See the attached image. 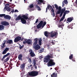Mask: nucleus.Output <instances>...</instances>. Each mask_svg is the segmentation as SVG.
Returning <instances> with one entry per match:
<instances>
[{
  "instance_id": "nucleus-42",
  "label": "nucleus",
  "mask_w": 77,
  "mask_h": 77,
  "mask_svg": "<svg viewBox=\"0 0 77 77\" xmlns=\"http://www.w3.org/2000/svg\"><path fill=\"white\" fill-rule=\"evenodd\" d=\"M24 48V45H23L22 46H21V45H20V46H19L20 49L21 50V49H22V48Z\"/></svg>"
},
{
  "instance_id": "nucleus-27",
  "label": "nucleus",
  "mask_w": 77,
  "mask_h": 77,
  "mask_svg": "<svg viewBox=\"0 0 77 77\" xmlns=\"http://www.w3.org/2000/svg\"><path fill=\"white\" fill-rule=\"evenodd\" d=\"M22 17H23L25 20H27V19H28V17L26 15V16L24 15H23L22 16Z\"/></svg>"
},
{
  "instance_id": "nucleus-34",
  "label": "nucleus",
  "mask_w": 77,
  "mask_h": 77,
  "mask_svg": "<svg viewBox=\"0 0 77 77\" xmlns=\"http://www.w3.org/2000/svg\"><path fill=\"white\" fill-rule=\"evenodd\" d=\"M51 11L53 13V17H54V16H55V13H54V10L53 8H52V9L51 10Z\"/></svg>"
},
{
  "instance_id": "nucleus-24",
  "label": "nucleus",
  "mask_w": 77,
  "mask_h": 77,
  "mask_svg": "<svg viewBox=\"0 0 77 77\" xmlns=\"http://www.w3.org/2000/svg\"><path fill=\"white\" fill-rule=\"evenodd\" d=\"M43 0H38L37 2H38V5H42V3H43Z\"/></svg>"
},
{
  "instance_id": "nucleus-1",
  "label": "nucleus",
  "mask_w": 77,
  "mask_h": 77,
  "mask_svg": "<svg viewBox=\"0 0 77 77\" xmlns=\"http://www.w3.org/2000/svg\"><path fill=\"white\" fill-rule=\"evenodd\" d=\"M53 54H51V56L50 55H47L44 58V62L45 63L48 62L47 63L48 66H52L55 65V63L54 62V60L50 59V58H53Z\"/></svg>"
},
{
  "instance_id": "nucleus-19",
  "label": "nucleus",
  "mask_w": 77,
  "mask_h": 77,
  "mask_svg": "<svg viewBox=\"0 0 77 77\" xmlns=\"http://www.w3.org/2000/svg\"><path fill=\"white\" fill-rule=\"evenodd\" d=\"M32 40L30 39H29L26 41V44L30 45L32 44Z\"/></svg>"
},
{
  "instance_id": "nucleus-39",
  "label": "nucleus",
  "mask_w": 77,
  "mask_h": 77,
  "mask_svg": "<svg viewBox=\"0 0 77 77\" xmlns=\"http://www.w3.org/2000/svg\"><path fill=\"white\" fill-rule=\"evenodd\" d=\"M65 18L63 17H62L61 19H60V21H59V22L60 23H61V21H63V20H64V18Z\"/></svg>"
},
{
  "instance_id": "nucleus-9",
  "label": "nucleus",
  "mask_w": 77,
  "mask_h": 77,
  "mask_svg": "<svg viewBox=\"0 0 77 77\" xmlns=\"http://www.w3.org/2000/svg\"><path fill=\"white\" fill-rule=\"evenodd\" d=\"M4 42L2 43V44L0 45L1 49H3L5 47H6V41L5 40H4Z\"/></svg>"
},
{
  "instance_id": "nucleus-10",
  "label": "nucleus",
  "mask_w": 77,
  "mask_h": 77,
  "mask_svg": "<svg viewBox=\"0 0 77 77\" xmlns=\"http://www.w3.org/2000/svg\"><path fill=\"white\" fill-rule=\"evenodd\" d=\"M9 50V48H6L2 52V54H6V53H7V52Z\"/></svg>"
},
{
  "instance_id": "nucleus-7",
  "label": "nucleus",
  "mask_w": 77,
  "mask_h": 77,
  "mask_svg": "<svg viewBox=\"0 0 77 77\" xmlns=\"http://www.w3.org/2000/svg\"><path fill=\"white\" fill-rule=\"evenodd\" d=\"M29 54L31 57H33L35 56V54L34 53V51L32 49H30L29 50Z\"/></svg>"
},
{
  "instance_id": "nucleus-58",
  "label": "nucleus",
  "mask_w": 77,
  "mask_h": 77,
  "mask_svg": "<svg viewBox=\"0 0 77 77\" xmlns=\"http://www.w3.org/2000/svg\"><path fill=\"white\" fill-rule=\"evenodd\" d=\"M11 12L14 13V9H13L11 11Z\"/></svg>"
},
{
  "instance_id": "nucleus-4",
  "label": "nucleus",
  "mask_w": 77,
  "mask_h": 77,
  "mask_svg": "<svg viewBox=\"0 0 77 77\" xmlns=\"http://www.w3.org/2000/svg\"><path fill=\"white\" fill-rule=\"evenodd\" d=\"M46 24H47L46 22H43V21L41 20L39 24L37 25V28L38 29L41 28L42 27V29L46 25Z\"/></svg>"
},
{
  "instance_id": "nucleus-44",
  "label": "nucleus",
  "mask_w": 77,
  "mask_h": 77,
  "mask_svg": "<svg viewBox=\"0 0 77 77\" xmlns=\"http://www.w3.org/2000/svg\"><path fill=\"white\" fill-rule=\"evenodd\" d=\"M63 2L65 3V4H68V1H67V0H64Z\"/></svg>"
},
{
  "instance_id": "nucleus-32",
  "label": "nucleus",
  "mask_w": 77,
  "mask_h": 77,
  "mask_svg": "<svg viewBox=\"0 0 77 77\" xmlns=\"http://www.w3.org/2000/svg\"><path fill=\"white\" fill-rule=\"evenodd\" d=\"M4 29V26L2 25H0V30H2Z\"/></svg>"
},
{
  "instance_id": "nucleus-6",
  "label": "nucleus",
  "mask_w": 77,
  "mask_h": 77,
  "mask_svg": "<svg viewBox=\"0 0 77 77\" xmlns=\"http://www.w3.org/2000/svg\"><path fill=\"white\" fill-rule=\"evenodd\" d=\"M57 35H58V33L55 32H51L50 34V37L51 38H53V37H55V38H56L57 37Z\"/></svg>"
},
{
  "instance_id": "nucleus-40",
  "label": "nucleus",
  "mask_w": 77,
  "mask_h": 77,
  "mask_svg": "<svg viewBox=\"0 0 77 77\" xmlns=\"http://www.w3.org/2000/svg\"><path fill=\"white\" fill-rule=\"evenodd\" d=\"M33 63H34V66H35L36 65V60L35 59L33 60Z\"/></svg>"
},
{
  "instance_id": "nucleus-15",
  "label": "nucleus",
  "mask_w": 77,
  "mask_h": 77,
  "mask_svg": "<svg viewBox=\"0 0 77 77\" xmlns=\"http://www.w3.org/2000/svg\"><path fill=\"white\" fill-rule=\"evenodd\" d=\"M74 20V18L73 17H70L67 18V21H68L69 23H70L71 22L72 20Z\"/></svg>"
},
{
  "instance_id": "nucleus-46",
  "label": "nucleus",
  "mask_w": 77,
  "mask_h": 77,
  "mask_svg": "<svg viewBox=\"0 0 77 77\" xmlns=\"http://www.w3.org/2000/svg\"><path fill=\"white\" fill-rule=\"evenodd\" d=\"M66 13L65 12H64L63 15V17L65 18V15H66Z\"/></svg>"
},
{
  "instance_id": "nucleus-3",
  "label": "nucleus",
  "mask_w": 77,
  "mask_h": 77,
  "mask_svg": "<svg viewBox=\"0 0 77 77\" xmlns=\"http://www.w3.org/2000/svg\"><path fill=\"white\" fill-rule=\"evenodd\" d=\"M39 73L37 71H32L29 73L27 75V77H29L30 76L32 77H35L38 75Z\"/></svg>"
},
{
  "instance_id": "nucleus-49",
  "label": "nucleus",
  "mask_w": 77,
  "mask_h": 77,
  "mask_svg": "<svg viewBox=\"0 0 77 77\" xmlns=\"http://www.w3.org/2000/svg\"><path fill=\"white\" fill-rule=\"evenodd\" d=\"M64 6H65V3H64V2H62V7L63 8L64 7Z\"/></svg>"
},
{
  "instance_id": "nucleus-29",
  "label": "nucleus",
  "mask_w": 77,
  "mask_h": 77,
  "mask_svg": "<svg viewBox=\"0 0 77 77\" xmlns=\"http://www.w3.org/2000/svg\"><path fill=\"white\" fill-rule=\"evenodd\" d=\"M42 39L40 38L39 40H38L39 44V45H42Z\"/></svg>"
},
{
  "instance_id": "nucleus-61",
  "label": "nucleus",
  "mask_w": 77,
  "mask_h": 77,
  "mask_svg": "<svg viewBox=\"0 0 77 77\" xmlns=\"http://www.w3.org/2000/svg\"><path fill=\"white\" fill-rule=\"evenodd\" d=\"M35 66V67L36 69H37V66H36V65L35 66Z\"/></svg>"
},
{
  "instance_id": "nucleus-52",
  "label": "nucleus",
  "mask_w": 77,
  "mask_h": 77,
  "mask_svg": "<svg viewBox=\"0 0 77 77\" xmlns=\"http://www.w3.org/2000/svg\"><path fill=\"white\" fill-rule=\"evenodd\" d=\"M12 68V66H9V67L8 68V69H11Z\"/></svg>"
},
{
  "instance_id": "nucleus-35",
  "label": "nucleus",
  "mask_w": 77,
  "mask_h": 77,
  "mask_svg": "<svg viewBox=\"0 0 77 77\" xmlns=\"http://www.w3.org/2000/svg\"><path fill=\"white\" fill-rule=\"evenodd\" d=\"M73 58V54H72L71 55L69 56V59L70 60H71Z\"/></svg>"
},
{
  "instance_id": "nucleus-12",
  "label": "nucleus",
  "mask_w": 77,
  "mask_h": 77,
  "mask_svg": "<svg viewBox=\"0 0 77 77\" xmlns=\"http://www.w3.org/2000/svg\"><path fill=\"white\" fill-rule=\"evenodd\" d=\"M64 26V25L63 23H62L61 22H59V24H58V27L59 28H62V29H63V27Z\"/></svg>"
},
{
  "instance_id": "nucleus-22",
  "label": "nucleus",
  "mask_w": 77,
  "mask_h": 77,
  "mask_svg": "<svg viewBox=\"0 0 77 77\" xmlns=\"http://www.w3.org/2000/svg\"><path fill=\"white\" fill-rule=\"evenodd\" d=\"M10 59V57H8L5 59L4 60V63H6V62H8Z\"/></svg>"
},
{
  "instance_id": "nucleus-18",
  "label": "nucleus",
  "mask_w": 77,
  "mask_h": 77,
  "mask_svg": "<svg viewBox=\"0 0 77 77\" xmlns=\"http://www.w3.org/2000/svg\"><path fill=\"white\" fill-rule=\"evenodd\" d=\"M6 43L9 44H13V41L12 40H8L7 41Z\"/></svg>"
},
{
  "instance_id": "nucleus-20",
  "label": "nucleus",
  "mask_w": 77,
  "mask_h": 77,
  "mask_svg": "<svg viewBox=\"0 0 77 77\" xmlns=\"http://www.w3.org/2000/svg\"><path fill=\"white\" fill-rule=\"evenodd\" d=\"M51 77H57V73H56L55 72L52 74V75H51Z\"/></svg>"
},
{
  "instance_id": "nucleus-63",
  "label": "nucleus",
  "mask_w": 77,
  "mask_h": 77,
  "mask_svg": "<svg viewBox=\"0 0 77 77\" xmlns=\"http://www.w3.org/2000/svg\"><path fill=\"white\" fill-rule=\"evenodd\" d=\"M29 24H30V22H28V23H27V24H28V25H29Z\"/></svg>"
},
{
  "instance_id": "nucleus-14",
  "label": "nucleus",
  "mask_w": 77,
  "mask_h": 77,
  "mask_svg": "<svg viewBox=\"0 0 77 77\" xmlns=\"http://www.w3.org/2000/svg\"><path fill=\"white\" fill-rule=\"evenodd\" d=\"M4 17L5 19H7V20H11V17L9 15H6L5 14Z\"/></svg>"
},
{
  "instance_id": "nucleus-64",
  "label": "nucleus",
  "mask_w": 77,
  "mask_h": 77,
  "mask_svg": "<svg viewBox=\"0 0 77 77\" xmlns=\"http://www.w3.org/2000/svg\"><path fill=\"white\" fill-rule=\"evenodd\" d=\"M10 64L11 65H12V63H11V62H10Z\"/></svg>"
},
{
  "instance_id": "nucleus-13",
  "label": "nucleus",
  "mask_w": 77,
  "mask_h": 77,
  "mask_svg": "<svg viewBox=\"0 0 77 77\" xmlns=\"http://www.w3.org/2000/svg\"><path fill=\"white\" fill-rule=\"evenodd\" d=\"M1 23L2 25H3L4 26H9V24L7 22H2Z\"/></svg>"
},
{
  "instance_id": "nucleus-53",
  "label": "nucleus",
  "mask_w": 77,
  "mask_h": 77,
  "mask_svg": "<svg viewBox=\"0 0 77 77\" xmlns=\"http://www.w3.org/2000/svg\"><path fill=\"white\" fill-rule=\"evenodd\" d=\"M72 60L73 62H75V58H72Z\"/></svg>"
},
{
  "instance_id": "nucleus-5",
  "label": "nucleus",
  "mask_w": 77,
  "mask_h": 77,
  "mask_svg": "<svg viewBox=\"0 0 77 77\" xmlns=\"http://www.w3.org/2000/svg\"><path fill=\"white\" fill-rule=\"evenodd\" d=\"M54 6L57 10H58V11H57V12L56 13V14H60L61 12V7L60 6L58 7L57 5L56 4H55Z\"/></svg>"
},
{
  "instance_id": "nucleus-43",
  "label": "nucleus",
  "mask_w": 77,
  "mask_h": 77,
  "mask_svg": "<svg viewBox=\"0 0 77 77\" xmlns=\"http://www.w3.org/2000/svg\"><path fill=\"white\" fill-rule=\"evenodd\" d=\"M33 7H34V6H33V4H31L29 6L30 8H33Z\"/></svg>"
},
{
  "instance_id": "nucleus-30",
  "label": "nucleus",
  "mask_w": 77,
  "mask_h": 77,
  "mask_svg": "<svg viewBox=\"0 0 77 77\" xmlns=\"http://www.w3.org/2000/svg\"><path fill=\"white\" fill-rule=\"evenodd\" d=\"M44 35L45 36L48 37V32L47 31H45V32Z\"/></svg>"
},
{
  "instance_id": "nucleus-28",
  "label": "nucleus",
  "mask_w": 77,
  "mask_h": 77,
  "mask_svg": "<svg viewBox=\"0 0 77 77\" xmlns=\"http://www.w3.org/2000/svg\"><path fill=\"white\" fill-rule=\"evenodd\" d=\"M65 10H66V8L65 7L61 9V12L63 13H64L65 11Z\"/></svg>"
},
{
  "instance_id": "nucleus-38",
  "label": "nucleus",
  "mask_w": 77,
  "mask_h": 77,
  "mask_svg": "<svg viewBox=\"0 0 77 77\" xmlns=\"http://www.w3.org/2000/svg\"><path fill=\"white\" fill-rule=\"evenodd\" d=\"M50 42H51V43L52 44L54 45V44H55L56 42H55L54 41L52 40V41H51Z\"/></svg>"
},
{
  "instance_id": "nucleus-16",
  "label": "nucleus",
  "mask_w": 77,
  "mask_h": 77,
  "mask_svg": "<svg viewBox=\"0 0 77 77\" xmlns=\"http://www.w3.org/2000/svg\"><path fill=\"white\" fill-rule=\"evenodd\" d=\"M20 68L21 69H22V71H23V69L25 68V63H23V64H21L20 66Z\"/></svg>"
},
{
  "instance_id": "nucleus-8",
  "label": "nucleus",
  "mask_w": 77,
  "mask_h": 77,
  "mask_svg": "<svg viewBox=\"0 0 77 77\" xmlns=\"http://www.w3.org/2000/svg\"><path fill=\"white\" fill-rule=\"evenodd\" d=\"M21 37L20 36H18L17 37H16L14 39V42H18V41L21 40Z\"/></svg>"
},
{
  "instance_id": "nucleus-48",
  "label": "nucleus",
  "mask_w": 77,
  "mask_h": 77,
  "mask_svg": "<svg viewBox=\"0 0 77 77\" xmlns=\"http://www.w3.org/2000/svg\"><path fill=\"white\" fill-rule=\"evenodd\" d=\"M25 40V41H23V44H27L26 40Z\"/></svg>"
},
{
  "instance_id": "nucleus-21",
  "label": "nucleus",
  "mask_w": 77,
  "mask_h": 77,
  "mask_svg": "<svg viewBox=\"0 0 77 77\" xmlns=\"http://www.w3.org/2000/svg\"><path fill=\"white\" fill-rule=\"evenodd\" d=\"M23 57V55L21 54H20L18 56V58L19 60H22L23 59L22 58Z\"/></svg>"
},
{
  "instance_id": "nucleus-31",
  "label": "nucleus",
  "mask_w": 77,
  "mask_h": 77,
  "mask_svg": "<svg viewBox=\"0 0 77 77\" xmlns=\"http://www.w3.org/2000/svg\"><path fill=\"white\" fill-rule=\"evenodd\" d=\"M6 9L7 11H9V12L11 11V8H9V7H7V5H6Z\"/></svg>"
},
{
  "instance_id": "nucleus-23",
  "label": "nucleus",
  "mask_w": 77,
  "mask_h": 77,
  "mask_svg": "<svg viewBox=\"0 0 77 77\" xmlns=\"http://www.w3.org/2000/svg\"><path fill=\"white\" fill-rule=\"evenodd\" d=\"M22 18V17H21V16L19 15L16 18V21H17V20H21Z\"/></svg>"
},
{
  "instance_id": "nucleus-56",
  "label": "nucleus",
  "mask_w": 77,
  "mask_h": 77,
  "mask_svg": "<svg viewBox=\"0 0 77 77\" xmlns=\"http://www.w3.org/2000/svg\"><path fill=\"white\" fill-rule=\"evenodd\" d=\"M10 4H6V5H5V6H7V7H8V6H9V5H10Z\"/></svg>"
},
{
  "instance_id": "nucleus-45",
  "label": "nucleus",
  "mask_w": 77,
  "mask_h": 77,
  "mask_svg": "<svg viewBox=\"0 0 77 77\" xmlns=\"http://www.w3.org/2000/svg\"><path fill=\"white\" fill-rule=\"evenodd\" d=\"M69 11H67V10H66L64 12H65V13H66V14H69Z\"/></svg>"
},
{
  "instance_id": "nucleus-57",
  "label": "nucleus",
  "mask_w": 77,
  "mask_h": 77,
  "mask_svg": "<svg viewBox=\"0 0 77 77\" xmlns=\"http://www.w3.org/2000/svg\"><path fill=\"white\" fill-rule=\"evenodd\" d=\"M60 70L57 71V72H58L57 74H59L60 72Z\"/></svg>"
},
{
  "instance_id": "nucleus-62",
  "label": "nucleus",
  "mask_w": 77,
  "mask_h": 77,
  "mask_svg": "<svg viewBox=\"0 0 77 77\" xmlns=\"http://www.w3.org/2000/svg\"><path fill=\"white\" fill-rule=\"evenodd\" d=\"M17 65H20V64H19L18 62H17Z\"/></svg>"
},
{
  "instance_id": "nucleus-41",
  "label": "nucleus",
  "mask_w": 77,
  "mask_h": 77,
  "mask_svg": "<svg viewBox=\"0 0 77 77\" xmlns=\"http://www.w3.org/2000/svg\"><path fill=\"white\" fill-rule=\"evenodd\" d=\"M5 14H0V18L2 17H5Z\"/></svg>"
},
{
  "instance_id": "nucleus-60",
  "label": "nucleus",
  "mask_w": 77,
  "mask_h": 77,
  "mask_svg": "<svg viewBox=\"0 0 77 77\" xmlns=\"http://www.w3.org/2000/svg\"><path fill=\"white\" fill-rule=\"evenodd\" d=\"M23 39H24V38H21L20 40L21 41H23Z\"/></svg>"
},
{
  "instance_id": "nucleus-55",
  "label": "nucleus",
  "mask_w": 77,
  "mask_h": 77,
  "mask_svg": "<svg viewBox=\"0 0 77 77\" xmlns=\"http://www.w3.org/2000/svg\"><path fill=\"white\" fill-rule=\"evenodd\" d=\"M19 11H18L17 10H15L14 11V12H18Z\"/></svg>"
},
{
  "instance_id": "nucleus-36",
  "label": "nucleus",
  "mask_w": 77,
  "mask_h": 77,
  "mask_svg": "<svg viewBox=\"0 0 77 77\" xmlns=\"http://www.w3.org/2000/svg\"><path fill=\"white\" fill-rule=\"evenodd\" d=\"M72 26H73V25L72 24H71L68 26V29H70V28H71V27H72Z\"/></svg>"
},
{
  "instance_id": "nucleus-11",
  "label": "nucleus",
  "mask_w": 77,
  "mask_h": 77,
  "mask_svg": "<svg viewBox=\"0 0 77 77\" xmlns=\"http://www.w3.org/2000/svg\"><path fill=\"white\" fill-rule=\"evenodd\" d=\"M11 54L10 53H8L7 54H6L5 55H4L2 58V60H1L2 61H3L4 60V59H5V57H6L7 56H9Z\"/></svg>"
},
{
  "instance_id": "nucleus-51",
  "label": "nucleus",
  "mask_w": 77,
  "mask_h": 77,
  "mask_svg": "<svg viewBox=\"0 0 77 77\" xmlns=\"http://www.w3.org/2000/svg\"><path fill=\"white\" fill-rule=\"evenodd\" d=\"M43 58V57L42 56H40L39 57V59L41 60Z\"/></svg>"
},
{
  "instance_id": "nucleus-25",
  "label": "nucleus",
  "mask_w": 77,
  "mask_h": 77,
  "mask_svg": "<svg viewBox=\"0 0 77 77\" xmlns=\"http://www.w3.org/2000/svg\"><path fill=\"white\" fill-rule=\"evenodd\" d=\"M35 7L36 8H37V9L38 11H41V8H40V7H39V6H38V5H35Z\"/></svg>"
},
{
  "instance_id": "nucleus-2",
  "label": "nucleus",
  "mask_w": 77,
  "mask_h": 77,
  "mask_svg": "<svg viewBox=\"0 0 77 77\" xmlns=\"http://www.w3.org/2000/svg\"><path fill=\"white\" fill-rule=\"evenodd\" d=\"M38 38H35L34 39V42L33 44L34 47V49L36 50H38L41 48V46H40L39 45H36L37 44V43H38Z\"/></svg>"
},
{
  "instance_id": "nucleus-59",
  "label": "nucleus",
  "mask_w": 77,
  "mask_h": 77,
  "mask_svg": "<svg viewBox=\"0 0 77 77\" xmlns=\"http://www.w3.org/2000/svg\"><path fill=\"white\" fill-rule=\"evenodd\" d=\"M46 11L45 13H46V12H47V11H48V8H46Z\"/></svg>"
},
{
  "instance_id": "nucleus-47",
  "label": "nucleus",
  "mask_w": 77,
  "mask_h": 77,
  "mask_svg": "<svg viewBox=\"0 0 77 77\" xmlns=\"http://www.w3.org/2000/svg\"><path fill=\"white\" fill-rule=\"evenodd\" d=\"M5 7L4 8V11H6L7 10L6 5H5Z\"/></svg>"
},
{
  "instance_id": "nucleus-54",
  "label": "nucleus",
  "mask_w": 77,
  "mask_h": 77,
  "mask_svg": "<svg viewBox=\"0 0 77 77\" xmlns=\"http://www.w3.org/2000/svg\"><path fill=\"white\" fill-rule=\"evenodd\" d=\"M63 13H62L61 12V14H60V17H62V15H63Z\"/></svg>"
},
{
  "instance_id": "nucleus-50",
  "label": "nucleus",
  "mask_w": 77,
  "mask_h": 77,
  "mask_svg": "<svg viewBox=\"0 0 77 77\" xmlns=\"http://www.w3.org/2000/svg\"><path fill=\"white\" fill-rule=\"evenodd\" d=\"M38 22V19H37L36 20V21H35V23H34V24H36Z\"/></svg>"
},
{
  "instance_id": "nucleus-17",
  "label": "nucleus",
  "mask_w": 77,
  "mask_h": 77,
  "mask_svg": "<svg viewBox=\"0 0 77 77\" xmlns=\"http://www.w3.org/2000/svg\"><path fill=\"white\" fill-rule=\"evenodd\" d=\"M21 21L22 24H26V23H27L26 20H25L24 18H22L21 19Z\"/></svg>"
},
{
  "instance_id": "nucleus-26",
  "label": "nucleus",
  "mask_w": 77,
  "mask_h": 77,
  "mask_svg": "<svg viewBox=\"0 0 77 77\" xmlns=\"http://www.w3.org/2000/svg\"><path fill=\"white\" fill-rule=\"evenodd\" d=\"M44 48H41L40 50H39V52L40 53H42V52H43L44 51Z\"/></svg>"
},
{
  "instance_id": "nucleus-37",
  "label": "nucleus",
  "mask_w": 77,
  "mask_h": 77,
  "mask_svg": "<svg viewBox=\"0 0 77 77\" xmlns=\"http://www.w3.org/2000/svg\"><path fill=\"white\" fill-rule=\"evenodd\" d=\"M47 8H48V9H49V8H50V9H53V8H52V6H51V5H48L47 6Z\"/></svg>"
},
{
  "instance_id": "nucleus-33",
  "label": "nucleus",
  "mask_w": 77,
  "mask_h": 77,
  "mask_svg": "<svg viewBox=\"0 0 77 77\" xmlns=\"http://www.w3.org/2000/svg\"><path fill=\"white\" fill-rule=\"evenodd\" d=\"M28 61L30 64H31V63H32V59H31V58L28 57Z\"/></svg>"
}]
</instances>
